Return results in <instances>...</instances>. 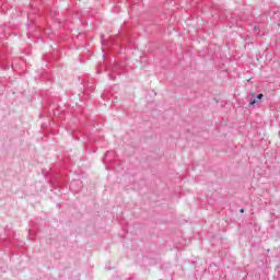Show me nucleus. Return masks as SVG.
<instances>
[{"instance_id":"1","label":"nucleus","mask_w":280,"mask_h":280,"mask_svg":"<svg viewBox=\"0 0 280 280\" xmlns=\"http://www.w3.org/2000/svg\"><path fill=\"white\" fill-rule=\"evenodd\" d=\"M257 104V100H252L250 102H249V106H255Z\"/></svg>"},{"instance_id":"5","label":"nucleus","mask_w":280,"mask_h":280,"mask_svg":"<svg viewBox=\"0 0 280 280\" xmlns=\"http://www.w3.org/2000/svg\"><path fill=\"white\" fill-rule=\"evenodd\" d=\"M240 212H241V213H244V209H241Z\"/></svg>"},{"instance_id":"4","label":"nucleus","mask_w":280,"mask_h":280,"mask_svg":"<svg viewBox=\"0 0 280 280\" xmlns=\"http://www.w3.org/2000/svg\"><path fill=\"white\" fill-rule=\"evenodd\" d=\"M262 97H264V94H258L257 95V100H262Z\"/></svg>"},{"instance_id":"3","label":"nucleus","mask_w":280,"mask_h":280,"mask_svg":"<svg viewBox=\"0 0 280 280\" xmlns=\"http://www.w3.org/2000/svg\"><path fill=\"white\" fill-rule=\"evenodd\" d=\"M110 154H115V152H107V153H105V159H107V156H110Z\"/></svg>"},{"instance_id":"2","label":"nucleus","mask_w":280,"mask_h":280,"mask_svg":"<svg viewBox=\"0 0 280 280\" xmlns=\"http://www.w3.org/2000/svg\"><path fill=\"white\" fill-rule=\"evenodd\" d=\"M74 185H80V182H72V183L70 184L71 189H73V186H74Z\"/></svg>"}]
</instances>
